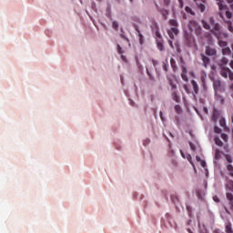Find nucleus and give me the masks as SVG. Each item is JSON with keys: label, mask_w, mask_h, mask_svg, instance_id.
<instances>
[{"label": "nucleus", "mask_w": 233, "mask_h": 233, "mask_svg": "<svg viewBox=\"0 0 233 233\" xmlns=\"http://www.w3.org/2000/svg\"><path fill=\"white\" fill-rule=\"evenodd\" d=\"M203 228H204V231L203 230H199V233H209L208 229H207V227L205 225H203Z\"/></svg>", "instance_id": "58836bf2"}, {"label": "nucleus", "mask_w": 233, "mask_h": 233, "mask_svg": "<svg viewBox=\"0 0 233 233\" xmlns=\"http://www.w3.org/2000/svg\"><path fill=\"white\" fill-rule=\"evenodd\" d=\"M202 25H203V28H205L206 30H210V32H212V27L210 25H208L207 21L202 20Z\"/></svg>", "instance_id": "4468645a"}, {"label": "nucleus", "mask_w": 233, "mask_h": 233, "mask_svg": "<svg viewBox=\"0 0 233 233\" xmlns=\"http://www.w3.org/2000/svg\"><path fill=\"white\" fill-rule=\"evenodd\" d=\"M226 233H233L232 223L228 222L226 225Z\"/></svg>", "instance_id": "dca6fc26"}, {"label": "nucleus", "mask_w": 233, "mask_h": 233, "mask_svg": "<svg viewBox=\"0 0 233 233\" xmlns=\"http://www.w3.org/2000/svg\"><path fill=\"white\" fill-rule=\"evenodd\" d=\"M220 137L223 139V141H225L227 143V141H228V136L225 133H222L220 135Z\"/></svg>", "instance_id": "cd10ccee"}, {"label": "nucleus", "mask_w": 233, "mask_h": 233, "mask_svg": "<svg viewBox=\"0 0 233 233\" xmlns=\"http://www.w3.org/2000/svg\"><path fill=\"white\" fill-rule=\"evenodd\" d=\"M117 53L121 55L125 54V51H123V47H121L120 45H117Z\"/></svg>", "instance_id": "7c9ffc66"}, {"label": "nucleus", "mask_w": 233, "mask_h": 233, "mask_svg": "<svg viewBox=\"0 0 233 233\" xmlns=\"http://www.w3.org/2000/svg\"><path fill=\"white\" fill-rule=\"evenodd\" d=\"M219 125L222 127V128L225 129L226 132H228V127H227V120H225V117H221L219 120Z\"/></svg>", "instance_id": "1a4fd4ad"}, {"label": "nucleus", "mask_w": 233, "mask_h": 233, "mask_svg": "<svg viewBox=\"0 0 233 233\" xmlns=\"http://www.w3.org/2000/svg\"><path fill=\"white\" fill-rule=\"evenodd\" d=\"M171 199H172L173 203H176V201H177V197L173 196V197H171Z\"/></svg>", "instance_id": "603ef678"}, {"label": "nucleus", "mask_w": 233, "mask_h": 233, "mask_svg": "<svg viewBox=\"0 0 233 233\" xmlns=\"http://www.w3.org/2000/svg\"><path fill=\"white\" fill-rule=\"evenodd\" d=\"M229 66L233 69V60L229 63Z\"/></svg>", "instance_id": "338daca9"}, {"label": "nucleus", "mask_w": 233, "mask_h": 233, "mask_svg": "<svg viewBox=\"0 0 233 233\" xmlns=\"http://www.w3.org/2000/svg\"><path fill=\"white\" fill-rule=\"evenodd\" d=\"M185 10L187 14H191V15H194V12H192V8H190L189 6H186Z\"/></svg>", "instance_id": "72a5a7b5"}, {"label": "nucleus", "mask_w": 233, "mask_h": 233, "mask_svg": "<svg viewBox=\"0 0 233 233\" xmlns=\"http://www.w3.org/2000/svg\"><path fill=\"white\" fill-rule=\"evenodd\" d=\"M170 66H171V68H173L174 72L177 70V65H176V59L170 58Z\"/></svg>", "instance_id": "ddd939ff"}, {"label": "nucleus", "mask_w": 233, "mask_h": 233, "mask_svg": "<svg viewBox=\"0 0 233 233\" xmlns=\"http://www.w3.org/2000/svg\"><path fill=\"white\" fill-rule=\"evenodd\" d=\"M219 10H225V5H223V0H216Z\"/></svg>", "instance_id": "a211bd4d"}, {"label": "nucleus", "mask_w": 233, "mask_h": 233, "mask_svg": "<svg viewBox=\"0 0 233 233\" xmlns=\"http://www.w3.org/2000/svg\"><path fill=\"white\" fill-rule=\"evenodd\" d=\"M209 25H211V32L217 37L219 39V32H221V26L218 23H216V20L214 17H209Z\"/></svg>", "instance_id": "f257e3e1"}, {"label": "nucleus", "mask_w": 233, "mask_h": 233, "mask_svg": "<svg viewBox=\"0 0 233 233\" xmlns=\"http://www.w3.org/2000/svg\"><path fill=\"white\" fill-rule=\"evenodd\" d=\"M164 5H166V6H168L170 5V0H164Z\"/></svg>", "instance_id": "864d4df0"}, {"label": "nucleus", "mask_w": 233, "mask_h": 233, "mask_svg": "<svg viewBox=\"0 0 233 233\" xmlns=\"http://www.w3.org/2000/svg\"><path fill=\"white\" fill-rule=\"evenodd\" d=\"M138 37H139L140 45H144L145 44V36L143 35V34L139 33Z\"/></svg>", "instance_id": "393cba45"}, {"label": "nucleus", "mask_w": 233, "mask_h": 233, "mask_svg": "<svg viewBox=\"0 0 233 233\" xmlns=\"http://www.w3.org/2000/svg\"><path fill=\"white\" fill-rule=\"evenodd\" d=\"M213 200L215 201V203H219V198L218 196H214Z\"/></svg>", "instance_id": "a18cd8bd"}, {"label": "nucleus", "mask_w": 233, "mask_h": 233, "mask_svg": "<svg viewBox=\"0 0 233 233\" xmlns=\"http://www.w3.org/2000/svg\"><path fill=\"white\" fill-rule=\"evenodd\" d=\"M218 46L220 48H227V46H228V43L223 40H218Z\"/></svg>", "instance_id": "6ab92c4d"}, {"label": "nucleus", "mask_w": 233, "mask_h": 233, "mask_svg": "<svg viewBox=\"0 0 233 233\" xmlns=\"http://www.w3.org/2000/svg\"><path fill=\"white\" fill-rule=\"evenodd\" d=\"M150 143H152V140H150V138H144L142 140V145L143 147H148L150 145Z\"/></svg>", "instance_id": "f3484780"}, {"label": "nucleus", "mask_w": 233, "mask_h": 233, "mask_svg": "<svg viewBox=\"0 0 233 233\" xmlns=\"http://www.w3.org/2000/svg\"><path fill=\"white\" fill-rule=\"evenodd\" d=\"M227 169L228 170L231 177L233 178V167H232V165H230V164L228 165Z\"/></svg>", "instance_id": "bb28decb"}, {"label": "nucleus", "mask_w": 233, "mask_h": 233, "mask_svg": "<svg viewBox=\"0 0 233 233\" xmlns=\"http://www.w3.org/2000/svg\"><path fill=\"white\" fill-rule=\"evenodd\" d=\"M169 25H171V26H177V21L171 19L169 20Z\"/></svg>", "instance_id": "f704fd0d"}, {"label": "nucleus", "mask_w": 233, "mask_h": 233, "mask_svg": "<svg viewBox=\"0 0 233 233\" xmlns=\"http://www.w3.org/2000/svg\"><path fill=\"white\" fill-rule=\"evenodd\" d=\"M169 85L171 86V90H176L177 88V86H176L172 80H169Z\"/></svg>", "instance_id": "c756f323"}, {"label": "nucleus", "mask_w": 233, "mask_h": 233, "mask_svg": "<svg viewBox=\"0 0 233 233\" xmlns=\"http://www.w3.org/2000/svg\"><path fill=\"white\" fill-rule=\"evenodd\" d=\"M178 3L180 8H183V6H185V3L183 2V0H178Z\"/></svg>", "instance_id": "37998d69"}, {"label": "nucleus", "mask_w": 233, "mask_h": 233, "mask_svg": "<svg viewBox=\"0 0 233 233\" xmlns=\"http://www.w3.org/2000/svg\"><path fill=\"white\" fill-rule=\"evenodd\" d=\"M196 160L198 162V163H201V157H199V156H197L196 157Z\"/></svg>", "instance_id": "13d9d810"}, {"label": "nucleus", "mask_w": 233, "mask_h": 233, "mask_svg": "<svg viewBox=\"0 0 233 233\" xmlns=\"http://www.w3.org/2000/svg\"><path fill=\"white\" fill-rule=\"evenodd\" d=\"M187 26L190 32H194V30H201V25H198V22L194 20H191Z\"/></svg>", "instance_id": "20e7f679"}, {"label": "nucleus", "mask_w": 233, "mask_h": 233, "mask_svg": "<svg viewBox=\"0 0 233 233\" xmlns=\"http://www.w3.org/2000/svg\"><path fill=\"white\" fill-rule=\"evenodd\" d=\"M129 105H130L131 106H136V103L134 102V100L129 99Z\"/></svg>", "instance_id": "3c124183"}, {"label": "nucleus", "mask_w": 233, "mask_h": 233, "mask_svg": "<svg viewBox=\"0 0 233 233\" xmlns=\"http://www.w3.org/2000/svg\"><path fill=\"white\" fill-rule=\"evenodd\" d=\"M112 28L116 31L119 30V23H117V21H113L112 22Z\"/></svg>", "instance_id": "4be33fe9"}, {"label": "nucleus", "mask_w": 233, "mask_h": 233, "mask_svg": "<svg viewBox=\"0 0 233 233\" xmlns=\"http://www.w3.org/2000/svg\"><path fill=\"white\" fill-rule=\"evenodd\" d=\"M91 8L94 12L97 13V5H96V2H92Z\"/></svg>", "instance_id": "473e14b6"}, {"label": "nucleus", "mask_w": 233, "mask_h": 233, "mask_svg": "<svg viewBox=\"0 0 233 233\" xmlns=\"http://www.w3.org/2000/svg\"><path fill=\"white\" fill-rule=\"evenodd\" d=\"M187 225L188 227H190V226L192 225V219H189V220L187 222Z\"/></svg>", "instance_id": "0e129e2a"}, {"label": "nucleus", "mask_w": 233, "mask_h": 233, "mask_svg": "<svg viewBox=\"0 0 233 233\" xmlns=\"http://www.w3.org/2000/svg\"><path fill=\"white\" fill-rule=\"evenodd\" d=\"M228 77H229V79H230L231 81H233V72H232V70L229 71V75H228Z\"/></svg>", "instance_id": "49530a36"}, {"label": "nucleus", "mask_w": 233, "mask_h": 233, "mask_svg": "<svg viewBox=\"0 0 233 233\" xmlns=\"http://www.w3.org/2000/svg\"><path fill=\"white\" fill-rule=\"evenodd\" d=\"M191 85L193 86L194 94H199V86L196 80L191 81Z\"/></svg>", "instance_id": "9d476101"}, {"label": "nucleus", "mask_w": 233, "mask_h": 233, "mask_svg": "<svg viewBox=\"0 0 233 233\" xmlns=\"http://www.w3.org/2000/svg\"><path fill=\"white\" fill-rule=\"evenodd\" d=\"M201 59L203 61V65H204L205 68H207V65H208V63H210V58H208V56H207L205 55H201Z\"/></svg>", "instance_id": "9b49d317"}, {"label": "nucleus", "mask_w": 233, "mask_h": 233, "mask_svg": "<svg viewBox=\"0 0 233 233\" xmlns=\"http://www.w3.org/2000/svg\"><path fill=\"white\" fill-rule=\"evenodd\" d=\"M167 34L171 39H174V35H177V34H179V29L177 27H171L167 30Z\"/></svg>", "instance_id": "0eeeda50"}, {"label": "nucleus", "mask_w": 233, "mask_h": 233, "mask_svg": "<svg viewBox=\"0 0 233 233\" xmlns=\"http://www.w3.org/2000/svg\"><path fill=\"white\" fill-rule=\"evenodd\" d=\"M214 132H215V134H221V128H219V127H218V126H215Z\"/></svg>", "instance_id": "2f4dec72"}, {"label": "nucleus", "mask_w": 233, "mask_h": 233, "mask_svg": "<svg viewBox=\"0 0 233 233\" xmlns=\"http://www.w3.org/2000/svg\"><path fill=\"white\" fill-rule=\"evenodd\" d=\"M147 74L149 79L154 80V76H152V74L150 73V71L148 70V68H147Z\"/></svg>", "instance_id": "e433bc0d"}, {"label": "nucleus", "mask_w": 233, "mask_h": 233, "mask_svg": "<svg viewBox=\"0 0 233 233\" xmlns=\"http://www.w3.org/2000/svg\"><path fill=\"white\" fill-rule=\"evenodd\" d=\"M215 144L218 145V147L223 146V141L218 137H215L214 138Z\"/></svg>", "instance_id": "aec40b11"}, {"label": "nucleus", "mask_w": 233, "mask_h": 233, "mask_svg": "<svg viewBox=\"0 0 233 233\" xmlns=\"http://www.w3.org/2000/svg\"><path fill=\"white\" fill-rule=\"evenodd\" d=\"M161 121L165 122V116H163V111L159 112Z\"/></svg>", "instance_id": "c03bdc74"}, {"label": "nucleus", "mask_w": 233, "mask_h": 233, "mask_svg": "<svg viewBox=\"0 0 233 233\" xmlns=\"http://www.w3.org/2000/svg\"><path fill=\"white\" fill-rule=\"evenodd\" d=\"M199 10H200V12H205V5L201 4L199 5Z\"/></svg>", "instance_id": "79ce46f5"}, {"label": "nucleus", "mask_w": 233, "mask_h": 233, "mask_svg": "<svg viewBox=\"0 0 233 233\" xmlns=\"http://www.w3.org/2000/svg\"><path fill=\"white\" fill-rule=\"evenodd\" d=\"M213 233H225L221 229H215Z\"/></svg>", "instance_id": "4d7b16f0"}, {"label": "nucleus", "mask_w": 233, "mask_h": 233, "mask_svg": "<svg viewBox=\"0 0 233 233\" xmlns=\"http://www.w3.org/2000/svg\"><path fill=\"white\" fill-rule=\"evenodd\" d=\"M167 221L172 228L174 225L172 224V215H170L169 213H166L165 216L161 218V223L164 227H167Z\"/></svg>", "instance_id": "7ed1b4c3"}, {"label": "nucleus", "mask_w": 233, "mask_h": 233, "mask_svg": "<svg viewBox=\"0 0 233 233\" xmlns=\"http://www.w3.org/2000/svg\"><path fill=\"white\" fill-rule=\"evenodd\" d=\"M187 230L188 233H194V232L192 231V229H190V228H187Z\"/></svg>", "instance_id": "774afa93"}, {"label": "nucleus", "mask_w": 233, "mask_h": 233, "mask_svg": "<svg viewBox=\"0 0 233 233\" xmlns=\"http://www.w3.org/2000/svg\"><path fill=\"white\" fill-rule=\"evenodd\" d=\"M189 147H190L191 150H196V146H194V144L192 142H189Z\"/></svg>", "instance_id": "09e8293b"}, {"label": "nucleus", "mask_w": 233, "mask_h": 233, "mask_svg": "<svg viewBox=\"0 0 233 233\" xmlns=\"http://www.w3.org/2000/svg\"><path fill=\"white\" fill-rule=\"evenodd\" d=\"M222 54L223 56H230V54H232V50H230V47L226 46L224 48H222Z\"/></svg>", "instance_id": "f8f14e48"}, {"label": "nucleus", "mask_w": 233, "mask_h": 233, "mask_svg": "<svg viewBox=\"0 0 233 233\" xmlns=\"http://www.w3.org/2000/svg\"><path fill=\"white\" fill-rule=\"evenodd\" d=\"M226 198H227V199L228 201V205L230 207V209L233 211V194L230 193V192H228L226 194Z\"/></svg>", "instance_id": "6e6552de"}, {"label": "nucleus", "mask_w": 233, "mask_h": 233, "mask_svg": "<svg viewBox=\"0 0 233 233\" xmlns=\"http://www.w3.org/2000/svg\"><path fill=\"white\" fill-rule=\"evenodd\" d=\"M221 71H220V76H222V77H225V79H227L230 74V68L226 67L224 66H220Z\"/></svg>", "instance_id": "39448f33"}, {"label": "nucleus", "mask_w": 233, "mask_h": 233, "mask_svg": "<svg viewBox=\"0 0 233 233\" xmlns=\"http://www.w3.org/2000/svg\"><path fill=\"white\" fill-rule=\"evenodd\" d=\"M197 196L198 199H203V198L201 197V194L199 193V190L197 191Z\"/></svg>", "instance_id": "6e6d98bb"}, {"label": "nucleus", "mask_w": 233, "mask_h": 233, "mask_svg": "<svg viewBox=\"0 0 233 233\" xmlns=\"http://www.w3.org/2000/svg\"><path fill=\"white\" fill-rule=\"evenodd\" d=\"M227 161L228 163H232V158H230L229 157H227Z\"/></svg>", "instance_id": "69168bd1"}, {"label": "nucleus", "mask_w": 233, "mask_h": 233, "mask_svg": "<svg viewBox=\"0 0 233 233\" xmlns=\"http://www.w3.org/2000/svg\"><path fill=\"white\" fill-rule=\"evenodd\" d=\"M218 54V51L216 48H212L210 46L206 47V55H208L209 57H214Z\"/></svg>", "instance_id": "423d86ee"}, {"label": "nucleus", "mask_w": 233, "mask_h": 233, "mask_svg": "<svg viewBox=\"0 0 233 233\" xmlns=\"http://www.w3.org/2000/svg\"><path fill=\"white\" fill-rule=\"evenodd\" d=\"M224 210L227 214H228V216H230V211L228 210V208H227V207H224Z\"/></svg>", "instance_id": "052dcab7"}, {"label": "nucleus", "mask_w": 233, "mask_h": 233, "mask_svg": "<svg viewBox=\"0 0 233 233\" xmlns=\"http://www.w3.org/2000/svg\"><path fill=\"white\" fill-rule=\"evenodd\" d=\"M172 99L173 101H176V103H179V96H177V93L176 91L172 93Z\"/></svg>", "instance_id": "412c9836"}, {"label": "nucleus", "mask_w": 233, "mask_h": 233, "mask_svg": "<svg viewBox=\"0 0 233 233\" xmlns=\"http://www.w3.org/2000/svg\"><path fill=\"white\" fill-rule=\"evenodd\" d=\"M157 46L158 50H160V52H163V50H164L163 43H161V41H159L158 39H157Z\"/></svg>", "instance_id": "5701e85b"}, {"label": "nucleus", "mask_w": 233, "mask_h": 233, "mask_svg": "<svg viewBox=\"0 0 233 233\" xmlns=\"http://www.w3.org/2000/svg\"><path fill=\"white\" fill-rule=\"evenodd\" d=\"M200 165L202 167V168H204L206 170V176H208V169H207V162H205L204 160H202L200 162Z\"/></svg>", "instance_id": "b1692460"}, {"label": "nucleus", "mask_w": 233, "mask_h": 233, "mask_svg": "<svg viewBox=\"0 0 233 233\" xmlns=\"http://www.w3.org/2000/svg\"><path fill=\"white\" fill-rule=\"evenodd\" d=\"M152 65H153V66H156L157 65V60H152Z\"/></svg>", "instance_id": "680f3d73"}, {"label": "nucleus", "mask_w": 233, "mask_h": 233, "mask_svg": "<svg viewBox=\"0 0 233 233\" xmlns=\"http://www.w3.org/2000/svg\"><path fill=\"white\" fill-rule=\"evenodd\" d=\"M120 56H121L122 61H124V63H127V56H125V55H120Z\"/></svg>", "instance_id": "8fccbe9b"}, {"label": "nucleus", "mask_w": 233, "mask_h": 233, "mask_svg": "<svg viewBox=\"0 0 233 233\" xmlns=\"http://www.w3.org/2000/svg\"><path fill=\"white\" fill-rule=\"evenodd\" d=\"M163 69L165 70V72H168V60L163 62Z\"/></svg>", "instance_id": "a878e982"}, {"label": "nucleus", "mask_w": 233, "mask_h": 233, "mask_svg": "<svg viewBox=\"0 0 233 233\" xmlns=\"http://www.w3.org/2000/svg\"><path fill=\"white\" fill-rule=\"evenodd\" d=\"M155 6H156L157 12H160V14H162V15H165V14H168V11L159 8V5H157V3L155 4Z\"/></svg>", "instance_id": "2eb2a0df"}, {"label": "nucleus", "mask_w": 233, "mask_h": 233, "mask_svg": "<svg viewBox=\"0 0 233 233\" xmlns=\"http://www.w3.org/2000/svg\"><path fill=\"white\" fill-rule=\"evenodd\" d=\"M133 26H134L136 32H137V34L141 33V30H139V26H137V25L134 24Z\"/></svg>", "instance_id": "4c0bfd02"}, {"label": "nucleus", "mask_w": 233, "mask_h": 233, "mask_svg": "<svg viewBox=\"0 0 233 233\" xmlns=\"http://www.w3.org/2000/svg\"><path fill=\"white\" fill-rule=\"evenodd\" d=\"M226 17H227L228 19H232V13H231L230 11H227V12H226Z\"/></svg>", "instance_id": "c9c22d12"}, {"label": "nucleus", "mask_w": 233, "mask_h": 233, "mask_svg": "<svg viewBox=\"0 0 233 233\" xmlns=\"http://www.w3.org/2000/svg\"><path fill=\"white\" fill-rule=\"evenodd\" d=\"M156 37H157V39H161V33H159V31H156Z\"/></svg>", "instance_id": "de8ad7c7"}, {"label": "nucleus", "mask_w": 233, "mask_h": 233, "mask_svg": "<svg viewBox=\"0 0 233 233\" xmlns=\"http://www.w3.org/2000/svg\"><path fill=\"white\" fill-rule=\"evenodd\" d=\"M182 72H183V74H187V67L182 66Z\"/></svg>", "instance_id": "e2e57ef3"}, {"label": "nucleus", "mask_w": 233, "mask_h": 233, "mask_svg": "<svg viewBox=\"0 0 233 233\" xmlns=\"http://www.w3.org/2000/svg\"><path fill=\"white\" fill-rule=\"evenodd\" d=\"M213 90L215 92V96H218V92H225V86L223 82L219 79L213 80Z\"/></svg>", "instance_id": "f03ea898"}, {"label": "nucleus", "mask_w": 233, "mask_h": 233, "mask_svg": "<svg viewBox=\"0 0 233 233\" xmlns=\"http://www.w3.org/2000/svg\"><path fill=\"white\" fill-rule=\"evenodd\" d=\"M228 30H229V32H233V26H232V24H229V25H228Z\"/></svg>", "instance_id": "bf43d9fd"}, {"label": "nucleus", "mask_w": 233, "mask_h": 233, "mask_svg": "<svg viewBox=\"0 0 233 233\" xmlns=\"http://www.w3.org/2000/svg\"><path fill=\"white\" fill-rule=\"evenodd\" d=\"M221 63H222L223 65H227V63H228V59H227L226 57H223V58L221 59Z\"/></svg>", "instance_id": "a19ab883"}, {"label": "nucleus", "mask_w": 233, "mask_h": 233, "mask_svg": "<svg viewBox=\"0 0 233 233\" xmlns=\"http://www.w3.org/2000/svg\"><path fill=\"white\" fill-rule=\"evenodd\" d=\"M215 96L218 97V99H220L221 105H224V103H225V98H224L221 95H218V93H217V95H215Z\"/></svg>", "instance_id": "c85d7f7f"}, {"label": "nucleus", "mask_w": 233, "mask_h": 233, "mask_svg": "<svg viewBox=\"0 0 233 233\" xmlns=\"http://www.w3.org/2000/svg\"><path fill=\"white\" fill-rule=\"evenodd\" d=\"M120 81L121 85H125V77H123V76H120Z\"/></svg>", "instance_id": "5fc2aeb1"}, {"label": "nucleus", "mask_w": 233, "mask_h": 233, "mask_svg": "<svg viewBox=\"0 0 233 233\" xmlns=\"http://www.w3.org/2000/svg\"><path fill=\"white\" fill-rule=\"evenodd\" d=\"M120 36H121L122 39H124V40L127 41V43L130 42V41L128 40V37H127V35L121 34Z\"/></svg>", "instance_id": "ea45409f"}]
</instances>
